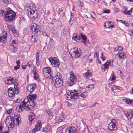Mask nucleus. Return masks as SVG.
I'll list each match as a JSON object with an SVG mask.
<instances>
[{
	"label": "nucleus",
	"instance_id": "f257e3e1",
	"mask_svg": "<svg viewBox=\"0 0 133 133\" xmlns=\"http://www.w3.org/2000/svg\"><path fill=\"white\" fill-rule=\"evenodd\" d=\"M37 95L36 94H29L27 98H25L24 100V102L25 104L26 107L29 108V110L31 107H33L35 105V103L34 101L36 99Z\"/></svg>",
	"mask_w": 133,
	"mask_h": 133
},
{
	"label": "nucleus",
	"instance_id": "f03ea898",
	"mask_svg": "<svg viewBox=\"0 0 133 133\" xmlns=\"http://www.w3.org/2000/svg\"><path fill=\"white\" fill-rule=\"evenodd\" d=\"M54 81V85L56 88L61 87L62 86L63 81L61 75L59 72H57L53 79Z\"/></svg>",
	"mask_w": 133,
	"mask_h": 133
},
{
	"label": "nucleus",
	"instance_id": "7ed1b4c3",
	"mask_svg": "<svg viewBox=\"0 0 133 133\" xmlns=\"http://www.w3.org/2000/svg\"><path fill=\"white\" fill-rule=\"evenodd\" d=\"M7 21H12L14 18L16 14L15 12L10 8H8L7 11L4 13Z\"/></svg>",
	"mask_w": 133,
	"mask_h": 133
},
{
	"label": "nucleus",
	"instance_id": "20e7f679",
	"mask_svg": "<svg viewBox=\"0 0 133 133\" xmlns=\"http://www.w3.org/2000/svg\"><path fill=\"white\" fill-rule=\"evenodd\" d=\"M26 9L28 11V15L30 18L35 19L38 16V14L37 11L36 10L35 6H30V8H28Z\"/></svg>",
	"mask_w": 133,
	"mask_h": 133
},
{
	"label": "nucleus",
	"instance_id": "39448f33",
	"mask_svg": "<svg viewBox=\"0 0 133 133\" xmlns=\"http://www.w3.org/2000/svg\"><path fill=\"white\" fill-rule=\"evenodd\" d=\"M79 92V91H76L75 90H71L70 91V94L67 95V98L69 100L71 99L72 101L77 99L80 95Z\"/></svg>",
	"mask_w": 133,
	"mask_h": 133
},
{
	"label": "nucleus",
	"instance_id": "423d86ee",
	"mask_svg": "<svg viewBox=\"0 0 133 133\" xmlns=\"http://www.w3.org/2000/svg\"><path fill=\"white\" fill-rule=\"evenodd\" d=\"M19 92L18 87L16 85H14V89L12 88H9L8 90V94L9 96L11 98H13Z\"/></svg>",
	"mask_w": 133,
	"mask_h": 133
},
{
	"label": "nucleus",
	"instance_id": "0eeeda50",
	"mask_svg": "<svg viewBox=\"0 0 133 133\" xmlns=\"http://www.w3.org/2000/svg\"><path fill=\"white\" fill-rule=\"evenodd\" d=\"M81 51L79 48L75 47L71 49L69 54L72 58H77L81 55Z\"/></svg>",
	"mask_w": 133,
	"mask_h": 133
},
{
	"label": "nucleus",
	"instance_id": "6e6552de",
	"mask_svg": "<svg viewBox=\"0 0 133 133\" xmlns=\"http://www.w3.org/2000/svg\"><path fill=\"white\" fill-rule=\"evenodd\" d=\"M30 28L32 31L36 34L37 35L40 34L41 29L39 27V25L36 23H34L31 24Z\"/></svg>",
	"mask_w": 133,
	"mask_h": 133
},
{
	"label": "nucleus",
	"instance_id": "1a4fd4ad",
	"mask_svg": "<svg viewBox=\"0 0 133 133\" xmlns=\"http://www.w3.org/2000/svg\"><path fill=\"white\" fill-rule=\"evenodd\" d=\"M116 124V120L114 119H112L111 122L108 126V131L112 132L116 130L117 129Z\"/></svg>",
	"mask_w": 133,
	"mask_h": 133
},
{
	"label": "nucleus",
	"instance_id": "9d476101",
	"mask_svg": "<svg viewBox=\"0 0 133 133\" xmlns=\"http://www.w3.org/2000/svg\"><path fill=\"white\" fill-rule=\"evenodd\" d=\"M70 81L69 82V84L70 86H71L76 81L77 78L76 76L73 72L71 71L70 73Z\"/></svg>",
	"mask_w": 133,
	"mask_h": 133
},
{
	"label": "nucleus",
	"instance_id": "9b49d317",
	"mask_svg": "<svg viewBox=\"0 0 133 133\" xmlns=\"http://www.w3.org/2000/svg\"><path fill=\"white\" fill-rule=\"evenodd\" d=\"M24 109L27 110H29V108L26 106V104L24 103L23 101V102L21 103L20 105L18 106V107L16 108V110L18 112H21Z\"/></svg>",
	"mask_w": 133,
	"mask_h": 133
},
{
	"label": "nucleus",
	"instance_id": "f8f14e48",
	"mask_svg": "<svg viewBox=\"0 0 133 133\" xmlns=\"http://www.w3.org/2000/svg\"><path fill=\"white\" fill-rule=\"evenodd\" d=\"M3 36L0 37V43L3 46H5L6 44L7 39V33L6 31H4L3 33Z\"/></svg>",
	"mask_w": 133,
	"mask_h": 133
},
{
	"label": "nucleus",
	"instance_id": "ddd939ff",
	"mask_svg": "<svg viewBox=\"0 0 133 133\" xmlns=\"http://www.w3.org/2000/svg\"><path fill=\"white\" fill-rule=\"evenodd\" d=\"M16 82L15 78L14 77L10 76L6 78L5 82L8 85L14 84Z\"/></svg>",
	"mask_w": 133,
	"mask_h": 133
},
{
	"label": "nucleus",
	"instance_id": "4468645a",
	"mask_svg": "<svg viewBox=\"0 0 133 133\" xmlns=\"http://www.w3.org/2000/svg\"><path fill=\"white\" fill-rule=\"evenodd\" d=\"M112 61H111L107 62L105 63L102 67V70L103 71H104L109 68L110 66H111V67H113V65L112 64Z\"/></svg>",
	"mask_w": 133,
	"mask_h": 133
},
{
	"label": "nucleus",
	"instance_id": "2eb2a0df",
	"mask_svg": "<svg viewBox=\"0 0 133 133\" xmlns=\"http://www.w3.org/2000/svg\"><path fill=\"white\" fill-rule=\"evenodd\" d=\"M36 87L35 84H31L28 85L27 87V91L31 94L32 92L34 91Z\"/></svg>",
	"mask_w": 133,
	"mask_h": 133
},
{
	"label": "nucleus",
	"instance_id": "dca6fc26",
	"mask_svg": "<svg viewBox=\"0 0 133 133\" xmlns=\"http://www.w3.org/2000/svg\"><path fill=\"white\" fill-rule=\"evenodd\" d=\"M42 124L40 121H38L37 122V124L35 125V128L32 130L33 133H35L37 131L40 130Z\"/></svg>",
	"mask_w": 133,
	"mask_h": 133
},
{
	"label": "nucleus",
	"instance_id": "f3484780",
	"mask_svg": "<svg viewBox=\"0 0 133 133\" xmlns=\"http://www.w3.org/2000/svg\"><path fill=\"white\" fill-rule=\"evenodd\" d=\"M125 116L128 120L133 117V109L130 110L128 112L125 114Z\"/></svg>",
	"mask_w": 133,
	"mask_h": 133
},
{
	"label": "nucleus",
	"instance_id": "a211bd4d",
	"mask_svg": "<svg viewBox=\"0 0 133 133\" xmlns=\"http://www.w3.org/2000/svg\"><path fill=\"white\" fill-rule=\"evenodd\" d=\"M13 118L9 116L7 117L6 119L5 123L7 125H9L11 126L12 125V122Z\"/></svg>",
	"mask_w": 133,
	"mask_h": 133
},
{
	"label": "nucleus",
	"instance_id": "6ab92c4d",
	"mask_svg": "<svg viewBox=\"0 0 133 133\" xmlns=\"http://www.w3.org/2000/svg\"><path fill=\"white\" fill-rule=\"evenodd\" d=\"M20 118H13L12 120V125L13 126L15 125H18L19 124L20 120Z\"/></svg>",
	"mask_w": 133,
	"mask_h": 133
},
{
	"label": "nucleus",
	"instance_id": "aec40b11",
	"mask_svg": "<svg viewBox=\"0 0 133 133\" xmlns=\"http://www.w3.org/2000/svg\"><path fill=\"white\" fill-rule=\"evenodd\" d=\"M94 84H89L86 88L85 90V92L86 93H88L94 89Z\"/></svg>",
	"mask_w": 133,
	"mask_h": 133
},
{
	"label": "nucleus",
	"instance_id": "412c9836",
	"mask_svg": "<svg viewBox=\"0 0 133 133\" xmlns=\"http://www.w3.org/2000/svg\"><path fill=\"white\" fill-rule=\"evenodd\" d=\"M69 133H77V129L75 127H69L67 129Z\"/></svg>",
	"mask_w": 133,
	"mask_h": 133
},
{
	"label": "nucleus",
	"instance_id": "4be33fe9",
	"mask_svg": "<svg viewBox=\"0 0 133 133\" xmlns=\"http://www.w3.org/2000/svg\"><path fill=\"white\" fill-rule=\"evenodd\" d=\"M72 38L77 42H80L81 38L80 36L77 34H74Z\"/></svg>",
	"mask_w": 133,
	"mask_h": 133
},
{
	"label": "nucleus",
	"instance_id": "5701e85b",
	"mask_svg": "<svg viewBox=\"0 0 133 133\" xmlns=\"http://www.w3.org/2000/svg\"><path fill=\"white\" fill-rule=\"evenodd\" d=\"M29 124H30L31 123L32 121L34 118L35 116L32 112H30V114L29 116Z\"/></svg>",
	"mask_w": 133,
	"mask_h": 133
},
{
	"label": "nucleus",
	"instance_id": "b1692460",
	"mask_svg": "<svg viewBox=\"0 0 133 133\" xmlns=\"http://www.w3.org/2000/svg\"><path fill=\"white\" fill-rule=\"evenodd\" d=\"M32 72L34 75V78L35 79H38L39 76L38 74L36 72L35 68H34L32 71Z\"/></svg>",
	"mask_w": 133,
	"mask_h": 133
},
{
	"label": "nucleus",
	"instance_id": "393cba45",
	"mask_svg": "<svg viewBox=\"0 0 133 133\" xmlns=\"http://www.w3.org/2000/svg\"><path fill=\"white\" fill-rule=\"evenodd\" d=\"M119 59H124L126 58V56L124 53L123 52H121L118 53L117 54Z\"/></svg>",
	"mask_w": 133,
	"mask_h": 133
},
{
	"label": "nucleus",
	"instance_id": "a878e982",
	"mask_svg": "<svg viewBox=\"0 0 133 133\" xmlns=\"http://www.w3.org/2000/svg\"><path fill=\"white\" fill-rule=\"evenodd\" d=\"M17 65L14 67V70L16 71L19 69L20 68V60L19 59L17 60L16 61Z\"/></svg>",
	"mask_w": 133,
	"mask_h": 133
},
{
	"label": "nucleus",
	"instance_id": "bb28decb",
	"mask_svg": "<svg viewBox=\"0 0 133 133\" xmlns=\"http://www.w3.org/2000/svg\"><path fill=\"white\" fill-rule=\"evenodd\" d=\"M53 64L54 66L55 67H58L60 65V63L59 61L56 58H55V59L53 62L52 64Z\"/></svg>",
	"mask_w": 133,
	"mask_h": 133
},
{
	"label": "nucleus",
	"instance_id": "cd10ccee",
	"mask_svg": "<svg viewBox=\"0 0 133 133\" xmlns=\"http://www.w3.org/2000/svg\"><path fill=\"white\" fill-rule=\"evenodd\" d=\"M43 73H44V72L47 73L51 72V68L49 67H46L44 68L43 69Z\"/></svg>",
	"mask_w": 133,
	"mask_h": 133
},
{
	"label": "nucleus",
	"instance_id": "c85d7f7f",
	"mask_svg": "<svg viewBox=\"0 0 133 133\" xmlns=\"http://www.w3.org/2000/svg\"><path fill=\"white\" fill-rule=\"evenodd\" d=\"M76 22V19L75 17L70 18L69 20V23L70 24L72 25L74 24Z\"/></svg>",
	"mask_w": 133,
	"mask_h": 133
},
{
	"label": "nucleus",
	"instance_id": "c756f323",
	"mask_svg": "<svg viewBox=\"0 0 133 133\" xmlns=\"http://www.w3.org/2000/svg\"><path fill=\"white\" fill-rule=\"evenodd\" d=\"M8 47L13 51L14 52L17 50V48L12 44L8 46Z\"/></svg>",
	"mask_w": 133,
	"mask_h": 133
},
{
	"label": "nucleus",
	"instance_id": "7c9ffc66",
	"mask_svg": "<svg viewBox=\"0 0 133 133\" xmlns=\"http://www.w3.org/2000/svg\"><path fill=\"white\" fill-rule=\"evenodd\" d=\"M44 76L46 78H51V72L49 73H43Z\"/></svg>",
	"mask_w": 133,
	"mask_h": 133
},
{
	"label": "nucleus",
	"instance_id": "2f4dec72",
	"mask_svg": "<svg viewBox=\"0 0 133 133\" xmlns=\"http://www.w3.org/2000/svg\"><path fill=\"white\" fill-rule=\"evenodd\" d=\"M91 72L89 71H88L86 72L84 74L83 76L85 77L88 78L90 77L91 76Z\"/></svg>",
	"mask_w": 133,
	"mask_h": 133
},
{
	"label": "nucleus",
	"instance_id": "473e14b6",
	"mask_svg": "<svg viewBox=\"0 0 133 133\" xmlns=\"http://www.w3.org/2000/svg\"><path fill=\"white\" fill-rule=\"evenodd\" d=\"M132 8L130 10L128 11H127V10L126 9H125V11H123V13L127 15H130L132 12Z\"/></svg>",
	"mask_w": 133,
	"mask_h": 133
},
{
	"label": "nucleus",
	"instance_id": "72a5a7b5",
	"mask_svg": "<svg viewBox=\"0 0 133 133\" xmlns=\"http://www.w3.org/2000/svg\"><path fill=\"white\" fill-rule=\"evenodd\" d=\"M125 101L126 103L130 104H133V100H131L128 98L125 99Z\"/></svg>",
	"mask_w": 133,
	"mask_h": 133
},
{
	"label": "nucleus",
	"instance_id": "f704fd0d",
	"mask_svg": "<svg viewBox=\"0 0 133 133\" xmlns=\"http://www.w3.org/2000/svg\"><path fill=\"white\" fill-rule=\"evenodd\" d=\"M118 21L124 24L126 26L128 27L129 26V24L126 21H124L122 20H118Z\"/></svg>",
	"mask_w": 133,
	"mask_h": 133
},
{
	"label": "nucleus",
	"instance_id": "c9c22d12",
	"mask_svg": "<svg viewBox=\"0 0 133 133\" xmlns=\"http://www.w3.org/2000/svg\"><path fill=\"white\" fill-rule=\"evenodd\" d=\"M123 49V48L121 46H119L116 47L114 49V51H119Z\"/></svg>",
	"mask_w": 133,
	"mask_h": 133
},
{
	"label": "nucleus",
	"instance_id": "e433bc0d",
	"mask_svg": "<svg viewBox=\"0 0 133 133\" xmlns=\"http://www.w3.org/2000/svg\"><path fill=\"white\" fill-rule=\"evenodd\" d=\"M39 54L38 52H37L36 54V64L37 66H39V63L38 61V60L39 59Z\"/></svg>",
	"mask_w": 133,
	"mask_h": 133
},
{
	"label": "nucleus",
	"instance_id": "4c0bfd02",
	"mask_svg": "<svg viewBox=\"0 0 133 133\" xmlns=\"http://www.w3.org/2000/svg\"><path fill=\"white\" fill-rule=\"evenodd\" d=\"M12 32L14 36L15 37H18V36L19 35L17 31L15 30V29L12 31Z\"/></svg>",
	"mask_w": 133,
	"mask_h": 133
},
{
	"label": "nucleus",
	"instance_id": "58836bf2",
	"mask_svg": "<svg viewBox=\"0 0 133 133\" xmlns=\"http://www.w3.org/2000/svg\"><path fill=\"white\" fill-rule=\"evenodd\" d=\"M8 28L9 30L11 31V32L13 31L14 30H15V28L11 25H10L8 26Z\"/></svg>",
	"mask_w": 133,
	"mask_h": 133
},
{
	"label": "nucleus",
	"instance_id": "ea45409f",
	"mask_svg": "<svg viewBox=\"0 0 133 133\" xmlns=\"http://www.w3.org/2000/svg\"><path fill=\"white\" fill-rule=\"evenodd\" d=\"M64 117L63 116H61L58 119V121L61 122L63 121L64 120Z\"/></svg>",
	"mask_w": 133,
	"mask_h": 133
},
{
	"label": "nucleus",
	"instance_id": "a19ab883",
	"mask_svg": "<svg viewBox=\"0 0 133 133\" xmlns=\"http://www.w3.org/2000/svg\"><path fill=\"white\" fill-rule=\"evenodd\" d=\"M55 58H52L51 57H50L49 59V61L51 63V64L52 65V63H53L54 60H55Z\"/></svg>",
	"mask_w": 133,
	"mask_h": 133
},
{
	"label": "nucleus",
	"instance_id": "79ce46f5",
	"mask_svg": "<svg viewBox=\"0 0 133 133\" xmlns=\"http://www.w3.org/2000/svg\"><path fill=\"white\" fill-rule=\"evenodd\" d=\"M49 129L47 128L46 127L43 128L42 129V131L43 132H47L48 130H49Z\"/></svg>",
	"mask_w": 133,
	"mask_h": 133
},
{
	"label": "nucleus",
	"instance_id": "37998d69",
	"mask_svg": "<svg viewBox=\"0 0 133 133\" xmlns=\"http://www.w3.org/2000/svg\"><path fill=\"white\" fill-rule=\"evenodd\" d=\"M81 36L83 40V43H85V42H86L85 40L86 38V37L85 36L83 35H81Z\"/></svg>",
	"mask_w": 133,
	"mask_h": 133
},
{
	"label": "nucleus",
	"instance_id": "c03bdc74",
	"mask_svg": "<svg viewBox=\"0 0 133 133\" xmlns=\"http://www.w3.org/2000/svg\"><path fill=\"white\" fill-rule=\"evenodd\" d=\"M27 66H28L29 67H31L32 65V62L31 61H29L27 63Z\"/></svg>",
	"mask_w": 133,
	"mask_h": 133
},
{
	"label": "nucleus",
	"instance_id": "a18cd8bd",
	"mask_svg": "<svg viewBox=\"0 0 133 133\" xmlns=\"http://www.w3.org/2000/svg\"><path fill=\"white\" fill-rule=\"evenodd\" d=\"M6 112L8 114H10L11 113L12 111V109H6Z\"/></svg>",
	"mask_w": 133,
	"mask_h": 133
},
{
	"label": "nucleus",
	"instance_id": "49530a36",
	"mask_svg": "<svg viewBox=\"0 0 133 133\" xmlns=\"http://www.w3.org/2000/svg\"><path fill=\"white\" fill-rule=\"evenodd\" d=\"M47 112L48 114L50 116H52V113L51 112V111L50 110H47Z\"/></svg>",
	"mask_w": 133,
	"mask_h": 133
},
{
	"label": "nucleus",
	"instance_id": "de8ad7c7",
	"mask_svg": "<svg viewBox=\"0 0 133 133\" xmlns=\"http://www.w3.org/2000/svg\"><path fill=\"white\" fill-rule=\"evenodd\" d=\"M80 96L81 97L84 98L85 97L87 96L85 93L83 92L82 93L80 94Z\"/></svg>",
	"mask_w": 133,
	"mask_h": 133
},
{
	"label": "nucleus",
	"instance_id": "09e8293b",
	"mask_svg": "<svg viewBox=\"0 0 133 133\" xmlns=\"http://www.w3.org/2000/svg\"><path fill=\"white\" fill-rule=\"evenodd\" d=\"M94 56L96 58V59L99 57H98L99 53L98 52H96L94 54Z\"/></svg>",
	"mask_w": 133,
	"mask_h": 133
},
{
	"label": "nucleus",
	"instance_id": "8fccbe9b",
	"mask_svg": "<svg viewBox=\"0 0 133 133\" xmlns=\"http://www.w3.org/2000/svg\"><path fill=\"white\" fill-rule=\"evenodd\" d=\"M114 27V26L112 24H111L110 25H107V27H106V28H109L111 29L112 28Z\"/></svg>",
	"mask_w": 133,
	"mask_h": 133
},
{
	"label": "nucleus",
	"instance_id": "3c124183",
	"mask_svg": "<svg viewBox=\"0 0 133 133\" xmlns=\"http://www.w3.org/2000/svg\"><path fill=\"white\" fill-rule=\"evenodd\" d=\"M3 127L2 124L0 123V133H2Z\"/></svg>",
	"mask_w": 133,
	"mask_h": 133
},
{
	"label": "nucleus",
	"instance_id": "603ef678",
	"mask_svg": "<svg viewBox=\"0 0 133 133\" xmlns=\"http://www.w3.org/2000/svg\"><path fill=\"white\" fill-rule=\"evenodd\" d=\"M14 101L15 102L19 103L21 101V99L19 98H18L17 99H15V100Z\"/></svg>",
	"mask_w": 133,
	"mask_h": 133
},
{
	"label": "nucleus",
	"instance_id": "864d4df0",
	"mask_svg": "<svg viewBox=\"0 0 133 133\" xmlns=\"http://www.w3.org/2000/svg\"><path fill=\"white\" fill-rule=\"evenodd\" d=\"M110 10L109 9H107L104 10L103 11V12L104 13H109L110 12Z\"/></svg>",
	"mask_w": 133,
	"mask_h": 133
},
{
	"label": "nucleus",
	"instance_id": "5fc2aeb1",
	"mask_svg": "<svg viewBox=\"0 0 133 133\" xmlns=\"http://www.w3.org/2000/svg\"><path fill=\"white\" fill-rule=\"evenodd\" d=\"M3 2L6 4H8L10 1V0H3Z\"/></svg>",
	"mask_w": 133,
	"mask_h": 133
},
{
	"label": "nucleus",
	"instance_id": "6e6d98bb",
	"mask_svg": "<svg viewBox=\"0 0 133 133\" xmlns=\"http://www.w3.org/2000/svg\"><path fill=\"white\" fill-rule=\"evenodd\" d=\"M12 42L13 43L15 44H17L18 43L17 41L16 40H12Z\"/></svg>",
	"mask_w": 133,
	"mask_h": 133
},
{
	"label": "nucleus",
	"instance_id": "4d7b16f0",
	"mask_svg": "<svg viewBox=\"0 0 133 133\" xmlns=\"http://www.w3.org/2000/svg\"><path fill=\"white\" fill-rule=\"evenodd\" d=\"M101 55H102V56H101L102 58L103 61H104V60H105V57H103V53L102 52L101 53Z\"/></svg>",
	"mask_w": 133,
	"mask_h": 133
},
{
	"label": "nucleus",
	"instance_id": "13d9d810",
	"mask_svg": "<svg viewBox=\"0 0 133 133\" xmlns=\"http://www.w3.org/2000/svg\"><path fill=\"white\" fill-rule=\"evenodd\" d=\"M84 6V4L82 2H79V6H80L81 7H82Z\"/></svg>",
	"mask_w": 133,
	"mask_h": 133
},
{
	"label": "nucleus",
	"instance_id": "bf43d9fd",
	"mask_svg": "<svg viewBox=\"0 0 133 133\" xmlns=\"http://www.w3.org/2000/svg\"><path fill=\"white\" fill-rule=\"evenodd\" d=\"M107 26V25H110L111 24V23H112L113 22H111L109 21L107 22H106Z\"/></svg>",
	"mask_w": 133,
	"mask_h": 133
},
{
	"label": "nucleus",
	"instance_id": "052dcab7",
	"mask_svg": "<svg viewBox=\"0 0 133 133\" xmlns=\"http://www.w3.org/2000/svg\"><path fill=\"white\" fill-rule=\"evenodd\" d=\"M27 65H22V68L23 69H26V67Z\"/></svg>",
	"mask_w": 133,
	"mask_h": 133
},
{
	"label": "nucleus",
	"instance_id": "680f3d73",
	"mask_svg": "<svg viewBox=\"0 0 133 133\" xmlns=\"http://www.w3.org/2000/svg\"><path fill=\"white\" fill-rule=\"evenodd\" d=\"M114 90H116L117 89H119V88L120 87H119L116 86H114Z\"/></svg>",
	"mask_w": 133,
	"mask_h": 133
},
{
	"label": "nucleus",
	"instance_id": "e2e57ef3",
	"mask_svg": "<svg viewBox=\"0 0 133 133\" xmlns=\"http://www.w3.org/2000/svg\"><path fill=\"white\" fill-rule=\"evenodd\" d=\"M63 11V10L62 8H59V9L58 11V14H60V13L61 12Z\"/></svg>",
	"mask_w": 133,
	"mask_h": 133
},
{
	"label": "nucleus",
	"instance_id": "0e129e2a",
	"mask_svg": "<svg viewBox=\"0 0 133 133\" xmlns=\"http://www.w3.org/2000/svg\"><path fill=\"white\" fill-rule=\"evenodd\" d=\"M96 59L97 60V62L99 64L101 63V61L99 59V57L96 58Z\"/></svg>",
	"mask_w": 133,
	"mask_h": 133
},
{
	"label": "nucleus",
	"instance_id": "69168bd1",
	"mask_svg": "<svg viewBox=\"0 0 133 133\" xmlns=\"http://www.w3.org/2000/svg\"><path fill=\"white\" fill-rule=\"evenodd\" d=\"M4 11L3 10H1L0 11V14L2 16L3 15Z\"/></svg>",
	"mask_w": 133,
	"mask_h": 133
},
{
	"label": "nucleus",
	"instance_id": "338daca9",
	"mask_svg": "<svg viewBox=\"0 0 133 133\" xmlns=\"http://www.w3.org/2000/svg\"><path fill=\"white\" fill-rule=\"evenodd\" d=\"M56 21V20L55 19H53L51 23L52 24H54Z\"/></svg>",
	"mask_w": 133,
	"mask_h": 133
},
{
	"label": "nucleus",
	"instance_id": "774afa93",
	"mask_svg": "<svg viewBox=\"0 0 133 133\" xmlns=\"http://www.w3.org/2000/svg\"><path fill=\"white\" fill-rule=\"evenodd\" d=\"M73 14L72 13V12H71L70 18H73Z\"/></svg>",
	"mask_w": 133,
	"mask_h": 133
}]
</instances>
